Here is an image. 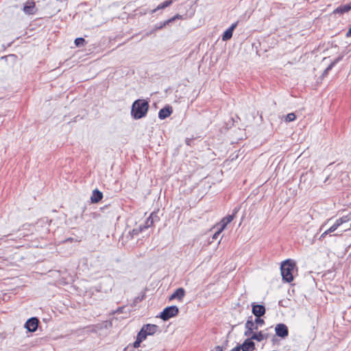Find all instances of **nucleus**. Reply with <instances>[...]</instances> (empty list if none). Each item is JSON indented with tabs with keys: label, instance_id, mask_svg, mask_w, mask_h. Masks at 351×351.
Returning <instances> with one entry per match:
<instances>
[{
	"label": "nucleus",
	"instance_id": "e433bc0d",
	"mask_svg": "<svg viewBox=\"0 0 351 351\" xmlns=\"http://www.w3.org/2000/svg\"><path fill=\"white\" fill-rule=\"evenodd\" d=\"M329 232L326 230L325 231L322 235L320 238H324L326 234H328Z\"/></svg>",
	"mask_w": 351,
	"mask_h": 351
},
{
	"label": "nucleus",
	"instance_id": "f257e3e1",
	"mask_svg": "<svg viewBox=\"0 0 351 351\" xmlns=\"http://www.w3.org/2000/svg\"><path fill=\"white\" fill-rule=\"evenodd\" d=\"M149 109V103L145 99H136L134 101L131 109V115L134 119L145 117Z\"/></svg>",
	"mask_w": 351,
	"mask_h": 351
},
{
	"label": "nucleus",
	"instance_id": "a211bd4d",
	"mask_svg": "<svg viewBox=\"0 0 351 351\" xmlns=\"http://www.w3.org/2000/svg\"><path fill=\"white\" fill-rule=\"evenodd\" d=\"M269 337L268 334H264L262 331L254 332L252 335V339L258 342L262 341L264 339H267Z\"/></svg>",
	"mask_w": 351,
	"mask_h": 351
},
{
	"label": "nucleus",
	"instance_id": "9b49d317",
	"mask_svg": "<svg viewBox=\"0 0 351 351\" xmlns=\"http://www.w3.org/2000/svg\"><path fill=\"white\" fill-rule=\"evenodd\" d=\"M252 339V336L250 338L246 339L242 344L241 348L242 351H253L255 350V343Z\"/></svg>",
	"mask_w": 351,
	"mask_h": 351
},
{
	"label": "nucleus",
	"instance_id": "6e6552de",
	"mask_svg": "<svg viewBox=\"0 0 351 351\" xmlns=\"http://www.w3.org/2000/svg\"><path fill=\"white\" fill-rule=\"evenodd\" d=\"M181 18H182L181 15L176 14V15H175L174 16L171 17V19H169L168 20H166V21H162V22L158 23H156L154 26V27H153L154 28V31L157 32V31L162 29L163 27H166L167 25H169L170 23H173L176 19H181Z\"/></svg>",
	"mask_w": 351,
	"mask_h": 351
},
{
	"label": "nucleus",
	"instance_id": "7c9ffc66",
	"mask_svg": "<svg viewBox=\"0 0 351 351\" xmlns=\"http://www.w3.org/2000/svg\"><path fill=\"white\" fill-rule=\"evenodd\" d=\"M342 223H343V222H342V219H340V218H339V219H338L335 221V223H334V225H336V226H337V228H339V227Z\"/></svg>",
	"mask_w": 351,
	"mask_h": 351
},
{
	"label": "nucleus",
	"instance_id": "1a4fd4ad",
	"mask_svg": "<svg viewBox=\"0 0 351 351\" xmlns=\"http://www.w3.org/2000/svg\"><path fill=\"white\" fill-rule=\"evenodd\" d=\"M23 12L27 14H34L36 12V4L34 1H28L24 5Z\"/></svg>",
	"mask_w": 351,
	"mask_h": 351
},
{
	"label": "nucleus",
	"instance_id": "39448f33",
	"mask_svg": "<svg viewBox=\"0 0 351 351\" xmlns=\"http://www.w3.org/2000/svg\"><path fill=\"white\" fill-rule=\"evenodd\" d=\"M275 332L276 336L285 339L289 335V329L286 324L280 323L276 325Z\"/></svg>",
	"mask_w": 351,
	"mask_h": 351
},
{
	"label": "nucleus",
	"instance_id": "dca6fc26",
	"mask_svg": "<svg viewBox=\"0 0 351 351\" xmlns=\"http://www.w3.org/2000/svg\"><path fill=\"white\" fill-rule=\"evenodd\" d=\"M142 328L145 330L148 335H153L159 328L158 326L150 324L143 325Z\"/></svg>",
	"mask_w": 351,
	"mask_h": 351
},
{
	"label": "nucleus",
	"instance_id": "cd10ccee",
	"mask_svg": "<svg viewBox=\"0 0 351 351\" xmlns=\"http://www.w3.org/2000/svg\"><path fill=\"white\" fill-rule=\"evenodd\" d=\"M142 341H140L138 339L136 338V341L133 343L134 348H138L140 346V344Z\"/></svg>",
	"mask_w": 351,
	"mask_h": 351
},
{
	"label": "nucleus",
	"instance_id": "f8f14e48",
	"mask_svg": "<svg viewBox=\"0 0 351 351\" xmlns=\"http://www.w3.org/2000/svg\"><path fill=\"white\" fill-rule=\"evenodd\" d=\"M173 112L172 108L169 106H166L160 110L158 112V118L161 120L165 119L169 117Z\"/></svg>",
	"mask_w": 351,
	"mask_h": 351
},
{
	"label": "nucleus",
	"instance_id": "a878e982",
	"mask_svg": "<svg viewBox=\"0 0 351 351\" xmlns=\"http://www.w3.org/2000/svg\"><path fill=\"white\" fill-rule=\"evenodd\" d=\"M254 322L256 324V326H257L258 327V326H261L265 324V321L261 318V317H256Z\"/></svg>",
	"mask_w": 351,
	"mask_h": 351
},
{
	"label": "nucleus",
	"instance_id": "c9c22d12",
	"mask_svg": "<svg viewBox=\"0 0 351 351\" xmlns=\"http://www.w3.org/2000/svg\"><path fill=\"white\" fill-rule=\"evenodd\" d=\"M346 37H350L351 36V27H350V29L347 32V33L346 34Z\"/></svg>",
	"mask_w": 351,
	"mask_h": 351
},
{
	"label": "nucleus",
	"instance_id": "4468645a",
	"mask_svg": "<svg viewBox=\"0 0 351 351\" xmlns=\"http://www.w3.org/2000/svg\"><path fill=\"white\" fill-rule=\"evenodd\" d=\"M350 10L351 3L341 5L333 11V14L341 15L344 13L348 12Z\"/></svg>",
	"mask_w": 351,
	"mask_h": 351
},
{
	"label": "nucleus",
	"instance_id": "ddd939ff",
	"mask_svg": "<svg viewBox=\"0 0 351 351\" xmlns=\"http://www.w3.org/2000/svg\"><path fill=\"white\" fill-rule=\"evenodd\" d=\"M185 295V290L180 287L177 289L170 296L169 300L178 299L179 301H182Z\"/></svg>",
	"mask_w": 351,
	"mask_h": 351
},
{
	"label": "nucleus",
	"instance_id": "f704fd0d",
	"mask_svg": "<svg viewBox=\"0 0 351 351\" xmlns=\"http://www.w3.org/2000/svg\"><path fill=\"white\" fill-rule=\"evenodd\" d=\"M242 350V348H241V345H239L237 346H236L235 348H234L233 349H232L231 351H241Z\"/></svg>",
	"mask_w": 351,
	"mask_h": 351
},
{
	"label": "nucleus",
	"instance_id": "20e7f679",
	"mask_svg": "<svg viewBox=\"0 0 351 351\" xmlns=\"http://www.w3.org/2000/svg\"><path fill=\"white\" fill-rule=\"evenodd\" d=\"M239 207H235L232 210V215H228L221 220L219 224L220 226L219 232H222V230L226 227V226L234 219L237 213L239 212Z\"/></svg>",
	"mask_w": 351,
	"mask_h": 351
},
{
	"label": "nucleus",
	"instance_id": "aec40b11",
	"mask_svg": "<svg viewBox=\"0 0 351 351\" xmlns=\"http://www.w3.org/2000/svg\"><path fill=\"white\" fill-rule=\"evenodd\" d=\"M256 324L254 323V322L252 320V316H250L245 324V328L250 327L252 330H257L258 326H256Z\"/></svg>",
	"mask_w": 351,
	"mask_h": 351
},
{
	"label": "nucleus",
	"instance_id": "2eb2a0df",
	"mask_svg": "<svg viewBox=\"0 0 351 351\" xmlns=\"http://www.w3.org/2000/svg\"><path fill=\"white\" fill-rule=\"evenodd\" d=\"M343 58V55L339 56L335 60H333L328 66V67L324 71L322 77H326L329 71L338 63Z\"/></svg>",
	"mask_w": 351,
	"mask_h": 351
},
{
	"label": "nucleus",
	"instance_id": "c756f323",
	"mask_svg": "<svg viewBox=\"0 0 351 351\" xmlns=\"http://www.w3.org/2000/svg\"><path fill=\"white\" fill-rule=\"evenodd\" d=\"M337 229V226L333 224L329 229L327 230V231L329 233H331V232H333L334 231H335Z\"/></svg>",
	"mask_w": 351,
	"mask_h": 351
},
{
	"label": "nucleus",
	"instance_id": "5701e85b",
	"mask_svg": "<svg viewBox=\"0 0 351 351\" xmlns=\"http://www.w3.org/2000/svg\"><path fill=\"white\" fill-rule=\"evenodd\" d=\"M86 40L84 38L80 37L75 39L74 43L76 47H82L86 44Z\"/></svg>",
	"mask_w": 351,
	"mask_h": 351
},
{
	"label": "nucleus",
	"instance_id": "58836bf2",
	"mask_svg": "<svg viewBox=\"0 0 351 351\" xmlns=\"http://www.w3.org/2000/svg\"><path fill=\"white\" fill-rule=\"evenodd\" d=\"M190 141H191V140H186V144H187V145H189V143H190Z\"/></svg>",
	"mask_w": 351,
	"mask_h": 351
},
{
	"label": "nucleus",
	"instance_id": "2f4dec72",
	"mask_svg": "<svg viewBox=\"0 0 351 351\" xmlns=\"http://www.w3.org/2000/svg\"><path fill=\"white\" fill-rule=\"evenodd\" d=\"M340 219H342L343 223H346L350 220V219L348 218V216H343V217H341Z\"/></svg>",
	"mask_w": 351,
	"mask_h": 351
},
{
	"label": "nucleus",
	"instance_id": "b1692460",
	"mask_svg": "<svg viewBox=\"0 0 351 351\" xmlns=\"http://www.w3.org/2000/svg\"><path fill=\"white\" fill-rule=\"evenodd\" d=\"M296 116L293 112L289 113L285 117V121L291 122L295 119Z\"/></svg>",
	"mask_w": 351,
	"mask_h": 351
},
{
	"label": "nucleus",
	"instance_id": "0eeeda50",
	"mask_svg": "<svg viewBox=\"0 0 351 351\" xmlns=\"http://www.w3.org/2000/svg\"><path fill=\"white\" fill-rule=\"evenodd\" d=\"M266 309L264 305L252 303V313L255 317H262L265 314Z\"/></svg>",
	"mask_w": 351,
	"mask_h": 351
},
{
	"label": "nucleus",
	"instance_id": "f3484780",
	"mask_svg": "<svg viewBox=\"0 0 351 351\" xmlns=\"http://www.w3.org/2000/svg\"><path fill=\"white\" fill-rule=\"evenodd\" d=\"M103 198V193L98 189L93 191L92 195L90 197V201L92 203H98Z\"/></svg>",
	"mask_w": 351,
	"mask_h": 351
},
{
	"label": "nucleus",
	"instance_id": "9d476101",
	"mask_svg": "<svg viewBox=\"0 0 351 351\" xmlns=\"http://www.w3.org/2000/svg\"><path fill=\"white\" fill-rule=\"evenodd\" d=\"M238 21L232 23L229 28H228L223 34L221 39L223 41H227L232 37L233 32L238 25Z\"/></svg>",
	"mask_w": 351,
	"mask_h": 351
},
{
	"label": "nucleus",
	"instance_id": "72a5a7b5",
	"mask_svg": "<svg viewBox=\"0 0 351 351\" xmlns=\"http://www.w3.org/2000/svg\"><path fill=\"white\" fill-rule=\"evenodd\" d=\"M221 232H219V228L218 229V230L214 234L213 237V239H217L218 236L220 234Z\"/></svg>",
	"mask_w": 351,
	"mask_h": 351
},
{
	"label": "nucleus",
	"instance_id": "473e14b6",
	"mask_svg": "<svg viewBox=\"0 0 351 351\" xmlns=\"http://www.w3.org/2000/svg\"><path fill=\"white\" fill-rule=\"evenodd\" d=\"M211 351H223V348L220 346H215Z\"/></svg>",
	"mask_w": 351,
	"mask_h": 351
},
{
	"label": "nucleus",
	"instance_id": "412c9836",
	"mask_svg": "<svg viewBox=\"0 0 351 351\" xmlns=\"http://www.w3.org/2000/svg\"><path fill=\"white\" fill-rule=\"evenodd\" d=\"M154 225L153 221L150 219L149 217L146 219L145 223L143 225H141L139 226V231L142 232L143 230L147 229L148 228L152 227Z\"/></svg>",
	"mask_w": 351,
	"mask_h": 351
},
{
	"label": "nucleus",
	"instance_id": "bb28decb",
	"mask_svg": "<svg viewBox=\"0 0 351 351\" xmlns=\"http://www.w3.org/2000/svg\"><path fill=\"white\" fill-rule=\"evenodd\" d=\"M253 333H254V331L252 330V329L250 327L245 328V331L244 332L245 336L251 337Z\"/></svg>",
	"mask_w": 351,
	"mask_h": 351
},
{
	"label": "nucleus",
	"instance_id": "393cba45",
	"mask_svg": "<svg viewBox=\"0 0 351 351\" xmlns=\"http://www.w3.org/2000/svg\"><path fill=\"white\" fill-rule=\"evenodd\" d=\"M149 218L153 221L154 223L155 222L159 221L160 220V217H158V214L155 212L151 213V215H149Z\"/></svg>",
	"mask_w": 351,
	"mask_h": 351
},
{
	"label": "nucleus",
	"instance_id": "4c0bfd02",
	"mask_svg": "<svg viewBox=\"0 0 351 351\" xmlns=\"http://www.w3.org/2000/svg\"><path fill=\"white\" fill-rule=\"evenodd\" d=\"M123 307H119V308L117 309V313H122V312H123Z\"/></svg>",
	"mask_w": 351,
	"mask_h": 351
},
{
	"label": "nucleus",
	"instance_id": "f03ea898",
	"mask_svg": "<svg viewBox=\"0 0 351 351\" xmlns=\"http://www.w3.org/2000/svg\"><path fill=\"white\" fill-rule=\"evenodd\" d=\"M295 267V263L291 259H287L282 263L280 270L282 278L284 281L291 282L293 280V271Z\"/></svg>",
	"mask_w": 351,
	"mask_h": 351
},
{
	"label": "nucleus",
	"instance_id": "423d86ee",
	"mask_svg": "<svg viewBox=\"0 0 351 351\" xmlns=\"http://www.w3.org/2000/svg\"><path fill=\"white\" fill-rule=\"evenodd\" d=\"M38 324L39 319L36 317H33L26 321L24 327L27 330V331L34 332L37 330Z\"/></svg>",
	"mask_w": 351,
	"mask_h": 351
},
{
	"label": "nucleus",
	"instance_id": "c85d7f7f",
	"mask_svg": "<svg viewBox=\"0 0 351 351\" xmlns=\"http://www.w3.org/2000/svg\"><path fill=\"white\" fill-rule=\"evenodd\" d=\"M156 32V31H154V28H153L152 30H150V31H149V32H147L145 34L144 37H148V36H151L152 34H155Z\"/></svg>",
	"mask_w": 351,
	"mask_h": 351
},
{
	"label": "nucleus",
	"instance_id": "7ed1b4c3",
	"mask_svg": "<svg viewBox=\"0 0 351 351\" xmlns=\"http://www.w3.org/2000/svg\"><path fill=\"white\" fill-rule=\"evenodd\" d=\"M179 313V308L176 306H170L165 308L160 313L159 317L164 321H167L170 318L176 317Z\"/></svg>",
	"mask_w": 351,
	"mask_h": 351
},
{
	"label": "nucleus",
	"instance_id": "6ab92c4d",
	"mask_svg": "<svg viewBox=\"0 0 351 351\" xmlns=\"http://www.w3.org/2000/svg\"><path fill=\"white\" fill-rule=\"evenodd\" d=\"M172 3H173L172 0L165 1L162 3H161L160 4H159L155 9L152 10L151 11V13L153 14L159 10L165 9V8L169 6Z\"/></svg>",
	"mask_w": 351,
	"mask_h": 351
},
{
	"label": "nucleus",
	"instance_id": "4be33fe9",
	"mask_svg": "<svg viewBox=\"0 0 351 351\" xmlns=\"http://www.w3.org/2000/svg\"><path fill=\"white\" fill-rule=\"evenodd\" d=\"M148 336L147 333L145 331V330L141 328V330L138 332L136 338L140 341H143L145 340Z\"/></svg>",
	"mask_w": 351,
	"mask_h": 351
}]
</instances>
